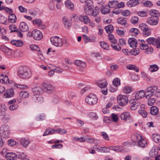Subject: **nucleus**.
I'll return each mask as SVG.
<instances>
[{
    "label": "nucleus",
    "instance_id": "obj_1",
    "mask_svg": "<svg viewBox=\"0 0 160 160\" xmlns=\"http://www.w3.org/2000/svg\"><path fill=\"white\" fill-rule=\"evenodd\" d=\"M18 74L20 77L23 79L29 78L32 75L30 69L26 66L20 67L19 68Z\"/></svg>",
    "mask_w": 160,
    "mask_h": 160
},
{
    "label": "nucleus",
    "instance_id": "obj_2",
    "mask_svg": "<svg viewBox=\"0 0 160 160\" xmlns=\"http://www.w3.org/2000/svg\"><path fill=\"white\" fill-rule=\"evenodd\" d=\"M10 130L9 127L7 124L2 125L0 128V135L3 138L5 139L10 137Z\"/></svg>",
    "mask_w": 160,
    "mask_h": 160
},
{
    "label": "nucleus",
    "instance_id": "obj_3",
    "mask_svg": "<svg viewBox=\"0 0 160 160\" xmlns=\"http://www.w3.org/2000/svg\"><path fill=\"white\" fill-rule=\"evenodd\" d=\"M27 35L29 37L33 36L34 39L37 40H40L42 38L41 32L37 29H34L31 32H28Z\"/></svg>",
    "mask_w": 160,
    "mask_h": 160
},
{
    "label": "nucleus",
    "instance_id": "obj_4",
    "mask_svg": "<svg viewBox=\"0 0 160 160\" xmlns=\"http://www.w3.org/2000/svg\"><path fill=\"white\" fill-rule=\"evenodd\" d=\"M158 89V87L154 85H152L147 88L145 89V92L147 93L145 96L146 98H148L152 96V95L154 94Z\"/></svg>",
    "mask_w": 160,
    "mask_h": 160
},
{
    "label": "nucleus",
    "instance_id": "obj_5",
    "mask_svg": "<svg viewBox=\"0 0 160 160\" xmlns=\"http://www.w3.org/2000/svg\"><path fill=\"white\" fill-rule=\"evenodd\" d=\"M52 43L57 47H61L63 45L62 39L58 36L52 37L50 38Z\"/></svg>",
    "mask_w": 160,
    "mask_h": 160
},
{
    "label": "nucleus",
    "instance_id": "obj_6",
    "mask_svg": "<svg viewBox=\"0 0 160 160\" xmlns=\"http://www.w3.org/2000/svg\"><path fill=\"white\" fill-rule=\"evenodd\" d=\"M108 5L110 8H120L124 7V3L123 2H121L119 3L117 1L113 0L109 1L108 2Z\"/></svg>",
    "mask_w": 160,
    "mask_h": 160
},
{
    "label": "nucleus",
    "instance_id": "obj_7",
    "mask_svg": "<svg viewBox=\"0 0 160 160\" xmlns=\"http://www.w3.org/2000/svg\"><path fill=\"white\" fill-rule=\"evenodd\" d=\"M0 49L4 53L5 56L9 58L12 57L15 52L14 50L8 48L5 46H1Z\"/></svg>",
    "mask_w": 160,
    "mask_h": 160
},
{
    "label": "nucleus",
    "instance_id": "obj_8",
    "mask_svg": "<svg viewBox=\"0 0 160 160\" xmlns=\"http://www.w3.org/2000/svg\"><path fill=\"white\" fill-rule=\"evenodd\" d=\"M85 102L90 105L96 103L98 101V98L94 94H89L85 98Z\"/></svg>",
    "mask_w": 160,
    "mask_h": 160
},
{
    "label": "nucleus",
    "instance_id": "obj_9",
    "mask_svg": "<svg viewBox=\"0 0 160 160\" xmlns=\"http://www.w3.org/2000/svg\"><path fill=\"white\" fill-rule=\"evenodd\" d=\"M41 87L42 88L43 92L44 91L48 93L52 92L55 88L54 86L47 83L42 84Z\"/></svg>",
    "mask_w": 160,
    "mask_h": 160
},
{
    "label": "nucleus",
    "instance_id": "obj_10",
    "mask_svg": "<svg viewBox=\"0 0 160 160\" xmlns=\"http://www.w3.org/2000/svg\"><path fill=\"white\" fill-rule=\"evenodd\" d=\"M139 27L142 31L143 35L146 36H149L151 33V30L149 28L148 26L145 24L141 23Z\"/></svg>",
    "mask_w": 160,
    "mask_h": 160
},
{
    "label": "nucleus",
    "instance_id": "obj_11",
    "mask_svg": "<svg viewBox=\"0 0 160 160\" xmlns=\"http://www.w3.org/2000/svg\"><path fill=\"white\" fill-rule=\"evenodd\" d=\"M117 101L119 105L123 106L127 105L128 100L126 96L120 95L117 97Z\"/></svg>",
    "mask_w": 160,
    "mask_h": 160
},
{
    "label": "nucleus",
    "instance_id": "obj_12",
    "mask_svg": "<svg viewBox=\"0 0 160 160\" xmlns=\"http://www.w3.org/2000/svg\"><path fill=\"white\" fill-rule=\"evenodd\" d=\"M147 42L153 45H156L158 48H160V39H156L153 37L149 38L146 40Z\"/></svg>",
    "mask_w": 160,
    "mask_h": 160
},
{
    "label": "nucleus",
    "instance_id": "obj_13",
    "mask_svg": "<svg viewBox=\"0 0 160 160\" xmlns=\"http://www.w3.org/2000/svg\"><path fill=\"white\" fill-rule=\"evenodd\" d=\"M158 22V18L151 17L149 18L146 22L147 23L152 26L156 25Z\"/></svg>",
    "mask_w": 160,
    "mask_h": 160
},
{
    "label": "nucleus",
    "instance_id": "obj_14",
    "mask_svg": "<svg viewBox=\"0 0 160 160\" xmlns=\"http://www.w3.org/2000/svg\"><path fill=\"white\" fill-rule=\"evenodd\" d=\"M136 100L134 98L131 99V100L129 101V102L131 103V105L130 106V109L132 110H134L138 108L140 106V103L136 102Z\"/></svg>",
    "mask_w": 160,
    "mask_h": 160
},
{
    "label": "nucleus",
    "instance_id": "obj_15",
    "mask_svg": "<svg viewBox=\"0 0 160 160\" xmlns=\"http://www.w3.org/2000/svg\"><path fill=\"white\" fill-rule=\"evenodd\" d=\"M128 43L133 49L136 48L138 45L137 40L133 38H130L128 40Z\"/></svg>",
    "mask_w": 160,
    "mask_h": 160
},
{
    "label": "nucleus",
    "instance_id": "obj_16",
    "mask_svg": "<svg viewBox=\"0 0 160 160\" xmlns=\"http://www.w3.org/2000/svg\"><path fill=\"white\" fill-rule=\"evenodd\" d=\"M146 94H147V93H146L145 92V90H140L137 92L136 94L135 99L136 100V99L138 100L139 99L142 98L144 97V96H145Z\"/></svg>",
    "mask_w": 160,
    "mask_h": 160
},
{
    "label": "nucleus",
    "instance_id": "obj_17",
    "mask_svg": "<svg viewBox=\"0 0 160 160\" xmlns=\"http://www.w3.org/2000/svg\"><path fill=\"white\" fill-rule=\"evenodd\" d=\"M5 156L8 160H14L18 158V155L17 156L16 153L13 152L7 153Z\"/></svg>",
    "mask_w": 160,
    "mask_h": 160
},
{
    "label": "nucleus",
    "instance_id": "obj_18",
    "mask_svg": "<svg viewBox=\"0 0 160 160\" xmlns=\"http://www.w3.org/2000/svg\"><path fill=\"white\" fill-rule=\"evenodd\" d=\"M32 91L34 93V95H40L43 93L42 88L41 87H36L33 88L32 89Z\"/></svg>",
    "mask_w": 160,
    "mask_h": 160
},
{
    "label": "nucleus",
    "instance_id": "obj_19",
    "mask_svg": "<svg viewBox=\"0 0 160 160\" xmlns=\"http://www.w3.org/2000/svg\"><path fill=\"white\" fill-rule=\"evenodd\" d=\"M19 28L21 31L23 32L28 31L29 29L28 25L24 22H22L20 23Z\"/></svg>",
    "mask_w": 160,
    "mask_h": 160
},
{
    "label": "nucleus",
    "instance_id": "obj_20",
    "mask_svg": "<svg viewBox=\"0 0 160 160\" xmlns=\"http://www.w3.org/2000/svg\"><path fill=\"white\" fill-rule=\"evenodd\" d=\"M14 94L13 90L12 89H7L4 94V96L6 98H9L13 96Z\"/></svg>",
    "mask_w": 160,
    "mask_h": 160
},
{
    "label": "nucleus",
    "instance_id": "obj_21",
    "mask_svg": "<svg viewBox=\"0 0 160 160\" xmlns=\"http://www.w3.org/2000/svg\"><path fill=\"white\" fill-rule=\"evenodd\" d=\"M149 13L151 17L158 18L160 16L159 12L155 9H151L150 10Z\"/></svg>",
    "mask_w": 160,
    "mask_h": 160
},
{
    "label": "nucleus",
    "instance_id": "obj_22",
    "mask_svg": "<svg viewBox=\"0 0 160 160\" xmlns=\"http://www.w3.org/2000/svg\"><path fill=\"white\" fill-rule=\"evenodd\" d=\"M97 85L101 88H105L108 85V83L105 80L97 81L96 82Z\"/></svg>",
    "mask_w": 160,
    "mask_h": 160
},
{
    "label": "nucleus",
    "instance_id": "obj_23",
    "mask_svg": "<svg viewBox=\"0 0 160 160\" xmlns=\"http://www.w3.org/2000/svg\"><path fill=\"white\" fill-rule=\"evenodd\" d=\"M121 118L123 120L127 121L130 120L131 118L130 113L128 112H124L121 114Z\"/></svg>",
    "mask_w": 160,
    "mask_h": 160
},
{
    "label": "nucleus",
    "instance_id": "obj_24",
    "mask_svg": "<svg viewBox=\"0 0 160 160\" xmlns=\"http://www.w3.org/2000/svg\"><path fill=\"white\" fill-rule=\"evenodd\" d=\"M75 64L76 65L81 68H84L86 66V64L85 62L80 60H76Z\"/></svg>",
    "mask_w": 160,
    "mask_h": 160
},
{
    "label": "nucleus",
    "instance_id": "obj_25",
    "mask_svg": "<svg viewBox=\"0 0 160 160\" xmlns=\"http://www.w3.org/2000/svg\"><path fill=\"white\" fill-rule=\"evenodd\" d=\"M62 21L65 27L67 28H69L71 26V23L70 21L65 17H64L62 18Z\"/></svg>",
    "mask_w": 160,
    "mask_h": 160
},
{
    "label": "nucleus",
    "instance_id": "obj_26",
    "mask_svg": "<svg viewBox=\"0 0 160 160\" xmlns=\"http://www.w3.org/2000/svg\"><path fill=\"white\" fill-rule=\"evenodd\" d=\"M139 4L138 0H130L127 3V5L130 7H132L138 5Z\"/></svg>",
    "mask_w": 160,
    "mask_h": 160
},
{
    "label": "nucleus",
    "instance_id": "obj_27",
    "mask_svg": "<svg viewBox=\"0 0 160 160\" xmlns=\"http://www.w3.org/2000/svg\"><path fill=\"white\" fill-rule=\"evenodd\" d=\"M139 31L136 28H132L129 31V33L131 35L136 37L139 34Z\"/></svg>",
    "mask_w": 160,
    "mask_h": 160
},
{
    "label": "nucleus",
    "instance_id": "obj_28",
    "mask_svg": "<svg viewBox=\"0 0 160 160\" xmlns=\"http://www.w3.org/2000/svg\"><path fill=\"white\" fill-rule=\"evenodd\" d=\"M102 8L101 9L102 13L104 14H106L108 13L110 11V8L108 6H102Z\"/></svg>",
    "mask_w": 160,
    "mask_h": 160
},
{
    "label": "nucleus",
    "instance_id": "obj_29",
    "mask_svg": "<svg viewBox=\"0 0 160 160\" xmlns=\"http://www.w3.org/2000/svg\"><path fill=\"white\" fill-rule=\"evenodd\" d=\"M19 96L20 98H27L29 96V93L28 91H22L19 92Z\"/></svg>",
    "mask_w": 160,
    "mask_h": 160
},
{
    "label": "nucleus",
    "instance_id": "obj_30",
    "mask_svg": "<svg viewBox=\"0 0 160 160\" xmlns=\"http://www.w3.org/2000/svg\"><path fill=\"white\" fill-rule=\"evenodd\" d=\"M141 43H138L140 45V48L142 50H146L147 51H148V44L143 43H145L144 40H141Z\"/></svg>",
    "mask_w": 160,
    "mask_h": 160
},
{
    "label": "nucleus",
    "instance_id": "obj_31",
    "mask_svg": "<svg viewBox=\"0 0 160 160\" xmlns=\"http://www.w3.org/2000/svg\"><path fill=\"white\" fill-rule=\"evenodd\" d=\"M126 68L129 70H133L137 72L139 70L138 68L134 65L128 64L126 66Z\"/></svg>",
    "mask_w": 160,
    "mask_h": 160
},
{
    "label": "nucleus",
    "instance_id": "obj_32",
    "mask_svg": "<svg viewBox=\"0 0 160 160\" xmlns=\"http://www.w3.org/2000/svg\"><path fill=\"white\" fill-rule=\"evenodd\" d=\"M11 43L17 47L22 46L23 44V42L21 40H12L11 41Z\"/></svg>",
    "mask_w": 160,
    "mask_h": 160
},
{
    "label": "nucleus",
    "instance_id": "obj_33",
    "mask_svg": "<svg viewBox=\"0 0 160 160\" xmlns=\"http://www.w3.org/2000/svg\"><path fill=\"white\" fill-rule=\"evenodd\" d=\"M8 20L11 23H14L17 21V18L16 15L14 14H10L8 17Z\"/></svg>",
    "mask_w": 160,
    "mask_h": 160
},
{
    "label": "nucleus",
    "instance_id": "obj_34",
    "mask_svg": "<svg viewBox=\"0 0 160 160\" xmlns=\"http://www.w3.org/2000/svg\"><path fill=\"white\" fill-rule=\"evenodd\" d=\"M111 149L116 152H121L123 150V148L121 146H110Z\"/></svg>",
    "mask_w": 160,
    "mask_h": 160
},
{
    "label": "nucleus",
    "instance_id": "obj_35",
    "mask_svg": "<svg viewBox=\"0 0 160 160\" xmlns=\"http://www.w3.org/2000/svg\"><path fill=\"white\" fill-rule=\"evenodd\" d=\"M33 98L34 101L36 102H42L43 101V98L40 95H34V96L33 97Z\"/></svg>",
    "mask_w": 160,
    "mask_h": 160
},
{
    "label": "nucleus",
    "instance_id": "obj_36",
    "mask_svg": "<svg viewBox=\"0 0 160 160\" xmlns=\"http://www.w3.org/2000/svg\"><path fill=\"white\" fill-rule=\"evenodd\" d=\"M152 139L157 143L160 142V135L157 134H154L152 136Z\"/></svg>",
    "mask_w": 160,
    "mask_h": 160
},
{
    "label": "nucleus",
    "instance_id": "obj_37",
    "mask_svg": "<svg viewBox=\"0 0 160 160\" xmlns=\"http://www.w3.org/2000/svg\"><path fill=\"white\" fill-rule=\"evenodd\" d=\"M20 142L23 147L26 148L29 144L30 141L27 139L22 138L21 139Z\"/></svg>",
    "mask_w": 160,
    "mask_h": 160
},
{
    "label": "nucleus",
    "instance_id": "obj_38",
    "mask_svg": "<svg viewBox=\"0 0 160 160\" xmlns=\"http://www.w3.org/2000/svg\"><path fill=\"white\" fill-rule=\"evenodd\" d=\"M158 108L156 106L152 107L151 108L150 113L153 115H155L158 113Z\"/></svg>",
    "mask_w": 160,
    "mask_h": 160
},
{
    "label": "nucleus",
    "instance_id": "obj_39",
    "mask_svg": "<svg viewBox=\"0 0 160 160\" xmlns=\"http://www.w3.org/2000/svg\"><path fill=\"white\" fill-rule=\"evenodd\" d=\"M138 144L141 147L144 148L147 146V141L144 139H141L138 141Z\"/></svg>",
    "mask_w": 160,
    "mask_h": 160
},
{
    "label": "nucleus",
    "instance_id": "obj_40",
    "mask_svg": "<svg viewBox=\"0 0 160 160\" xmlns=\"http://www.w3.org/2000/svg\"><path fill=\"white\" fill-rule=\"evenodd\" d=\"M118 23L122 25H125L127 23V19L125 18H120L117 19Z\"/></svg>",
    "mask_w": 160,
    "mask_h": 160
},
{
    "label": "nucleus",
    "instance_id": "obj_41",
    "mask_svg": "<svg viewBox=\"0 0 160 160\" xmlns=\"http://www.w3.org/2000/svg\"><path fill=\"white\" fill-rule=\"evenodd\" d=\"M65 4L66 6L69 9H72L74 8V6L72 3L69 0L67 1Z\"/></svg>",
    "mask_w": 160,
    "mask_h": 160
},
{
    "label": "nucleus",
    "instance_id": "obj_42",
    "mask_svg": "<svg viewBox=\"0 0 160 160\" xmlns=\"http://www.w3.org/2000/svg\"><path fill=\"white\" fill-rule=\"evenodd\" d=\"M113 26L112 25H109L105 27V29L107 33L110 34L113 31Z\"/></svg>",
    "mask_w": 160,
    "mask_h": 160
},
{
    "label": "nucleus",
    "instance_id": "obj_43",
    "mask_svg": "<svg viewBox=\"0 0 160 160\" xmlns=\"http://www.w3.org/2000/svg\"><path fill=\"white\" fill-rule=\"evenodd\" d=\"M92 7L86 5L84 8V11L87 15H89V12L92 10Z\"/></svg>",
    "mask_w": 160,
    "mask_h": 160
},
{
    "label": "nucleus",
    "instance_id": "obj_44",
    "mask_svg": "<svg viewBox=\"0 0 160 160\" xmlns=\"http://www.w3.org/2000/svg\"><path fill=\"white\" fill-rule=\"evenodd\" d=\"M100 44L101 47L104 49L108 50L109 49L108 45L104 42L101 41L100 42Z\"/></svg>",
    "mask_w": 160,
    "mask_h": 160
},
{
    "label": "nucleus",
    "instance_id": "obj_45",
    "mask_svg": "<svg viewBox=\"0 0 160 160\" xmlns=\"http://www.w3.org/2000/svg\"><path fill=\"white\" fill-rule=\"evenodd\" d=\"M131 139L133 141V142H138V140L139 139V138H142L141 136L139 135H133L131 136Z\"/></svg>",
    "mask_w": 160,
    "mask_h": 160
},
{
    "label": "nucleus",
    "instance_id": "obj_46",
    "mask_svg": "<svg viewBox=\"0 0 160 160\" xmlns=\"http://www.w3.org/2000/svg\"><path fill=\"white\" fill-rule=\"evenodd\" d=\"M112 83L115 86L117 87L120 84V79L118 78H116L113 80Z\"/></svg>",
    "mask_w": 160,
    "mask_h": 160
},
{
    "label": "nucleus",
    "instance_id": "obj_47",
    "mask_svg": "<svg viewBox=\"0 0 160 160\" xmlns=\"http://www.w3.org/2000/svg\"><path fill=\"white\" fill-rule=\"evenodd\" d=\"M155 148H152L149 152V155L150 157H156V155L157 154V153L156 151Z\"/></svg>",
    "mask_w": 160,
    "mask_h": 160
},
{
    "label": "nucleus",
    "instance_id": "obj_48",
    "mask_svg": "<svg viewBox=\"0 0 160 160\" xmlns=\"http://www.w3.org/2000/svg\"><path fill=\"white\" fill-rule=\"evenodd\" d=\"M158 69V66L155 64L151 65L149 68V70L151 72L156 71Z\"/></svg>",
    "mask_w": 160,
    "mask_h": 160
},
{
    "label": "nucleus",
    "instance_id": "obj_49",
    "mask_svg": "<svg viewBox=\"0 0 160 160\" xmlns=\"http://www.w3.org/2000/svg\"><path fill=\"white\" fill-rule=\"evenodd\" d=\"M138 113L143 118H146L148 115L147 112L144 109H140L138 111Z\"/></svg>",
    "mask_w": 160,
    "mask_h": 160
},
{
    "label": "nucleus",
    "instance_id": "obj_50",
    "mask_svg": "<svg viewBox=\"0 0 160 160\" xmlns=\"http://www.w3.org/2000/svg\"><path fill=\"white\" fill-rule=\"evenodd\" d=\"M108 39L112 43L115 44L117 43V41L114 38L113 35L112 34H109Z\"/></svg>",
    "mask_w": 160,
    "mask_h": 160
},
{
    "label": "nucleus",
    "instance_id": "obj_51",
    "mask_svg": "<svg viewBox=\"0 0 160 160\" xmlns=\"http://www.w3.org/2000/svg\"><path fill=\"white\" fill-rule=\"evenodd\" d=\"M138 14L141 17H145L147 16L148 13L146 11H140L138 12Z\"/></svg>",
    "mask_w": 160,
    "mask_h": 160
},
{
    "label": "nucleus",
    "instance_id": "obj_52",
    "mask_svg": "<svg viewBox=\"0 0 160 160\" xmlns=\"http://www.w3.org/2000/svg\"><path fill=\"white\" fill-rule=\"evenodd\" d=\"M30 48L32 50H35L38 52L40 51V49L39 47L35 45H31L30 46Z\"/></svg>",
    "mask_w": 160,
    "mask_h": 160
},
{
    "label": "nucleus",
    "instance_id": "obj_53",
    "mask_svg": "<svg viewBox=\"0 0 160 160\" xmlns=\"http://www.w3.org/2000/svg\"><path fill=\"white\" fill-rule=\"evenodd\" d=\"M138 21V18L137 17L134 16L132 17L131 19V22L132 24L137 23Z\"/></svg>",
    "mask_w": 160,
    "mask_h": 160
},
{
    "label": "nucleus",
    "instance_id": "obj_54",
    "mask_svg": "<svg viewBox=\"0 0 160 160\" xmlns=\"http://www.w3.org/2000/svg\"><path fill=\"white\" fill-rule=\"evenodd\" d=\"M156 100V99L153 98L149 99L148 101V104L150 106H152L155 102Z\"/></svg>",
    "mask_w": 160,
    "mask_h": 160
},
{
    "label": "nucleus",
    "instance_id": "obj_55",
    "mask_svg": "<svg viewBox=\"0 0 160 160\" xmlns=\"http://www.w3.org/2000/svg\"><path fill=\"white\" fill-rule=\"evenodd\" d=\"M98 9L96 8L95 9L92 10L90 13V14L93 17H96L98 14Z\"/></svg>",
    "mask_w": 160,
    "mask_h": 160
},
{
    "label": "nucleus",
    "instance_id": "obj_56",
    "mask_svg": "<svg viewBox=\"0 0 160 160\" xmlns=\"http://www.w3.org/2000/svg\"><path fill=\"white\" fill-rule=\"evenodd\" d=\"M111 116L113 122H116L118 121V117L117 114L114 113H112Z\"/></svg>",
    "mask_w": 160,
    "mask_h": 160
},
{
    "label": "nucleus",
    "instance_id": "obj_57",
    "mask_svg": "<svg viewBox=\"0 0 160 160\" xmlns=\"http://www.w3.org/2000/svg\"><path fill=\"white\" fill-rule=\"evenodd\" d=\"M7 21V18L1 14H0V22L4 24Z\"/></svg>",
    "mask_w": 160,
    "mask_h": 160
},
{
    "label": "nucleus",
    "instance_id": "obj_58",
    "mask_svg": "<svg viewBox=\"0 0 160 160\" xmlns=\"http://www.w3.org/2000/svg\"><path fill=\"white\" fill-rule=\"evenodd\" d=\"M18 158H21V160H29V159L26 157L23 153H22L18 155Z\"/></svg>",
    "mask_w": 160,
    "mask_h": 160
},
{
    "label": "nucleus",
    "instance_id": "obj_59",
    "mask_svg": "<svg viewBox=\"0 0 160 160\" xmlns=\"http://www.w3.org/2000/svg\"><path fill=\"white\" fill-rule=\"evenodd\" d=\"M124 93L126 94L129 93L131 92V88L128 86H125L123 89Z\"/></svg>",
    "mask_w": 160,
    "mask_h": 160
},
{
    "label": "nucleus",
    "instance_id": "obj_60",
    "mask_svg": "<svg viewBox=\"0 0 160 160\" xmlns=\"http://www.w3.org/2000/svg\"><path fill=\"white\" fill-rule=\"evenodd\" d=\"M71 20L74 21L76 22H78V16L75 14H73L71 17Z\"/></svg>",
    "mask_w": 160,
    "mask_h": 160
},
{
    "label": "nucleus",
    "instance_id": "obj_61",
    "mask_svg": "<svg viewBox=\"0 0 160 160\" xmlns=\"http://www.w3.org/2000/svg\"><path fill=\"white\" fill-rule=\"evenodd\" d=\"M130 11L128 10H125L122 11V14L124 16H128L130 15Z\"/></svg>",
    "mask_w": 160,
    "mask_h": 160
},
{
    "label": "nucleus",
    "instance_id": "obj_62",
    "mask_svg": "<svg viewBox=\"0 0 160 160\" xmlns=\"http://www.w3.org/2000/svg\"><path fill=\"white\" fill-rule=\"evenodd\" d=\"M9 28L11 32H16L17 31V27L14 25L12 24L10 25Z\"/></svg>",
    "mask_w": 160,
    "mask_h": 160
},
{
    "label": "nucleus",
    "instance_id": "obj_63",
    "mask_svg": "<svg viewBox=\"0 0 160 160\" xmlns=\"http://www.w3.org/2000/svg\"><path fill=\"white\" fill-rule=\"evenodd\" d=\"M14 86L17 88L21 89H24L26 88V86L19 84L16 83H15L14 84Z\"/></svg>",
    "mask_w": 160,
    "mask_h": 160
},
{
    "label": "nucleus",
    "instance_id": "obj_64",
    "mask_svg": "<svg viewBox=\"0 0 160 160\" xmlns=\"http://www.w3.org/2000/svg\"><path fill=\"white\" fill-rule=\"evenodd\" d=\"M2 108H0V116H3L5 113V111L6 110L5 106L3 105L2 106Z\"/></svg>",
    "mask_w": 160,
    "mask_h": 160
}]
</instances>
